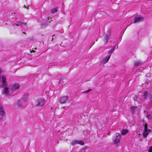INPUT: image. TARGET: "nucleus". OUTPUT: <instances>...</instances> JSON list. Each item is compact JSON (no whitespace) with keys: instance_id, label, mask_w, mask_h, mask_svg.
I'll return each instance as SVG.
<instances>
[{"instance_id":"11","label":"nucleus","mask_w":152,"mask_h":152,"mask_svg":"<svg viewBox=\"0 0 152 152\" xmlns=\"http://www.w3.org/2000/svg\"><path fill=\"white\" fill-rule=\"evenodd\" d=\"M5 112L4 111L3 107L1 106L0 107V114L2 116H4L5 115Z\"/></svg>"},{"instance_id":"14","label":"nucleus","mask_w":152,"mask_h":152,"mask_svg":"<svg viewBox=\"0 0 152 152\" xmlns=\"http://www.w3.org/2000/svg\"><path fill=\"white\" fill-rule=\"evenodd\" d=\"M13 87L15 89H18L19 88V86L18 84L15 83L13 85Z\"/></svg>"},{"instance_id":"26","label":"nucleus","mask_w":152,"mask_h":152,"mask_svg":"<svg viewBox=\"0 0 152 152\" xmlns=\"http://www.w3.org/2000/svg\"><path fill=\"white\" fill-rule=\"evenodd\" d=\"M48 20H49V18H48Z\"/></svg>"},{"instance_id":"18","label":"nucleus","mask_w":152,"mask_h":152,"mask_svg":"<svg viewBox=\"0 0 152 152\" xmlns=\"http://www.w3.org/2000/svg\"><path fill=\"white\" fill-rule=\"evenodd\" d=\"M147 95H148V92L147 91H145L144 92V98L145 99H146L147 97Z\"/></svg>"},{"instance_id":"20","label":"nucleus","mask_w":152,"mask_h":152,"mask_svg":"<svg viewBox=\"0 0 152 152\" xmlns=\"http://www.w3.org/2000/svg\"><path fill=\"white\" fill-rule=\"evenodd\" d=\"M148 151V152H152V146L150 147Z\"/></svg>"},{"instance_id":"3","label":"nucleus","mask_w":152,"mask_h":152,"mask_svg":"<svg viewBox=\"0 0 152 152\" xmlns=\"http://www.w3.org/2000/svg\"><path fill=\"white\" fill-rule=\"evenodd\" d=\"M45 102V100L43 98H39L36 101V106L41 107L43 106Z\"/></svg>"},{"instance_id":"22","label":"nucleus","mask_w":152,"mask_h":152,"mask_svg":"<svg viewBox=\"0 0 152 152\" xmlns=\"http://www.w3.org/2000/svg\"><path fill=\"white\" fill-rule=\"evenodd\" d=\"M147 117L149 119L151 118V116L150 115H148L147 116Z\"/></svg>"},{"instance_id":"25","label":"nucleus","mask_w":152,"mask_h":152,"mask_svg":"<svg viewBox=\"0 0 152 152\" xmlns=\"http://www.w3.org/2000/svg\"><path fill=\"white\" fill-rule=\"evenodd\" d=\"M1 73V69H0V73Z\"/></svg>"},{"instance_id":"13","label":"nucleus","mask_w":152,"mask_h":152,"mask_svg":"<svg viewBox=\"0 0 152 152\" xmlns=\"http://www.w3.org/2000/svg\"><path fill=\"white\" fill-rule=\"evenodd\" d=\"M57 11V8H54L52 9L50 11V12L52 14H53L56 12Z\"/></svg>"},{"instance_id":"1","label":"nucleus","mask_w":152,"mask_h":152,"mask_svg":"<svg viewBox=\"0 0 152 152\" xmlns=\"http://www.w3.org/2000/svg\"><path fill=\"white\" fill-rule=\"evenodd\" d=\"M28 98L27 96L24 95L15 104L16 107L19 109L24 108L27 106Z\"/></svg>"},{"instance_id":"15","label":"nucleus","mask_w":152,"mask_h":152,"mask_svg":"<svg viewBox=\"0 0 152 152\" xmlns=\"http://www.w3.org/2000/svg\"><path fill=\"white\" fill-rule=\"evenodd\" d=\"M115 47L111 49L110 50L108 51V53L109 54H110V55H111V54H112L113 53V51H114L115 50Z\"/></svg>"},{"instance_id":"6","label":"nucleus","mask_w":152,"mask_h":152,"mask_svg":"<svg viewBox=\"0 0 152 152\" xmlns=\"http://www.w3.org/2000/svg\"><path fill=\"white\" fill-rule=\"evenodd\" d=\"M76 144H80L83 145L84 144L83 142L81 140H73L70 142V144L72 145H75Z\"/></svg>"},{"instance_id":"21","label":"nucleus","mask_w":152,"mask_h":152,"mask_svg":"<svg viewBox=\"0 0 152 152\" xmlns=\"http://www.w3.org/2000/svg\"><path fill=\"white\" fill-rule=\"evenodd\" d=\"M134 100L135 101H136L137 100V96L136 95H135L134 97Z\"/></svg>"},{"instance_id":"7","label":"nucleus","mask_w":152,"mask_h":152,"mask_svg":"<svg viewBox=\"0 0 152 152\" xmlns=\"http://www.w3.org/2000/svg\"><path fill=\"white\" fill-rule=\"evenodd\" d=\"M116 137L114 140V143L117 144L120 142L121 136V135L119 134L118 133H116Z\"/></svg>"},{"instance_id":"2","label":"nucleus","mask_w":152,"mask_h":152,"mask_svg":"<svg viewBox=\"0 0 152 152\" xmlns=\"http://www.w3.org/2000/svg\"><path fill=\"white\" fill-rule=\"evenodd\" d=\"M147 126L148 125L146 123H145L143 124V126H144V129L143 131L142 135L144 138H146L147 137L149 132L151 131L150 129L148 128Z\"/></svg>"},{"instance_id":"17","label":"nucleus","mask_w":152,"mask_h":152,"mask_svg":"<svg viewBox=\"0 0 152 152\" xmlns=\"http://www.w3.org/2000/svg\"><path fill=\"white\" fill-rule=\"evenodd\" d=\"M141 64V62L139 61H137L134 63V66H139Z\"/></svg>"},{"instance_id":"5","label":"nucleus","mask_w":152,"mask_h":152,"mask_svg":"<svg viewBox=\"0 0 152 152\" xmlns=\"http://www.w3.org/2000/svg\"><path fill=\"white\" fill-rule=\"evenodd\" d=\"M143 18L142 16H136L135 17L133 22L134 23H135L137 22H139L142 21L143 20Z\"/></svg>"},{"instance_id":"4","label":"nucleus","mask_w":152,"mask_h":152,"mask_svg":"<svg viewBox=\"0 0 152 152\" xmlns=\"http://www.w3.org/2000/svg\"><path fill=\"white\" fill-rule=\"evenodd\" d=\"M68 97L67 96H64L60 97L59 102L61 104H65L68 101Z\"/></svg>"},{"instance_id":"19","label":"nucleus","mask_w":152,"mask_h":152,"mask_svg":"<svg viewBox=\"0 0 152 152\" xmlns=\"http://www.w3.org/2000/svg\"><path fill=\"white\" fill-rule=\"evenodd\" d=\"M91 91L92 90L91 89H89L86 91L83 92V93H88Z\"/></svg>"},{"instance_id":"16","label":"nucleus","mask_w":152,"mask_h":152,"mask_svg":"<svg viewBox=\"0 0 152 152\" xmlns=\"http://www.w3.org/2000/svg\"><path fill=\"white\" fill-rule=\"evenodd\" d=\"M137 107L136 106H132L131 107V109L132 111V112L133 113H134L135 112V110L137 108Z\"/></svg>"},{"instance_id":"24","label":"nucleus","mask_w":152,"mask_h":152,"mask_svg":"<svg viewBox=\"0 0 152 152\" xmlns=\"http://www.w3.org/2000/svg\"><path fill=\"white\" fill-rule=\"evenodd\" d=\"M63 80L62 79H61V80H60L59 81V82L60 83H61L62 82V81Z\"/></svg>"},{"instance_id":"23","label":"nucleus","mask_w":152,"mask_h":152,"mask_svg":"<svg viewBox=\"0 0 152 152\" xmlns=\"http://www.w3.org/2000/svg\"><path fill=\"white\" fill-rule=\"evenodd\" d=\"M105 41H106V42H107L108 40V38L107 37L105 38Z\"/></svg>"},{"instance_id":"12","label":"nucleus","mask_w":152,"mask_h":152,"mask_svg":"<svg viewBox=\"0 0 152 152\" xmlns=\"http://www.w3.org/2000/svg\"><path fill=\"white\" fill-rule=\"evenodd\" d=\"M128 132V130L126 129H123L121 131V134L123 135H126Z\"/></svg>"},{"instance_id":"8","label":"nucleus","mask_w":152,"mask_h":152,"mask_svg":"<svg viewBox=\"0 0 152 152\" xmlns=\"http://www.w3.org/2000/svg\"><path fill=\"white\" fill-rule=\"evenodd\" d=\"M2 82L3 85L0 86V87L3 88V86H6L7 84L6 79L5 77L3 76L2 77Z\"/></svg>"},{"instance_id":"10","label":"nucleus","mask_w":152,"mask_h":152,"mask_svg":"<svg viewBox=\"0 0 152 152\" xmlns=\"http://www.w3.org/2000/svg\"><path fill=\"white\" fill-rule=\"evenodd\" d=\"M4 88L3 89V92L4 94L7 95L9 93V90L8 88L6 87H3Z\"/></svg>"},{"instance_id":"9","label":"nucleus","mask_w":152,"mask_h":152,"mask_svg":"<svg viewBox=\"0 0 152 152\" xmlns=\"http://www.w3.org/2000/svg\"><path fill=\"white\" fill-rule=\"evenodd\" d=\"M110 57V55L109 56L105 57L104 58L102 61V63L105 64L109 60Z\"/></svg>"}]
</instances>
